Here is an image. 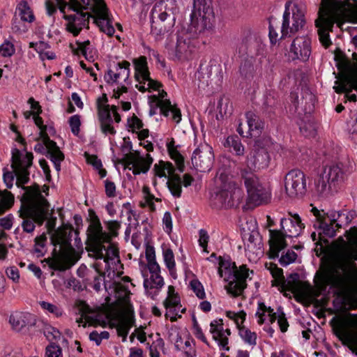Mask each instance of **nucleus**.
Masks as SVG:
<instances>
[{
    "label": "nucleus",
    "mask_w": 357,
    "mask_h": 357,
    "mask_svg": "<svg viewBox=\"0 0 357 357\" xmlns=\"http://www.w3.org/2000/svg\"><path fill=\"white\" fill-rule=\"evenodd\" d=\"M163 258L166 267L168 268L171 275L174 278H176L175 269V260L173 251L167 248L163 250Z\"/></svg>",
    "instance_id": "ea45409f"
},
{
    "label": "nucleus",
    "mask_w": 357,
    "mask_h": 357,
    "mask_svg": "<svg viewBox=\"0 0 357 357\" xmlns=\"http://www.w3.org/2000/svg\"><path fill=\"white\" fill-rule=\"evenodd\" d=\"M107 229H108V232H107L109 235H110L111 241L113 237H116L118 236V231L121 228V222L117 220H109L105 222Z\"/></svg>",
    "instance_id": "603ef678"
},
{
    "label": "nucleus",
    "mask_w": 357,
    "mask_h": 357,
    "mask_svg": "<svg viewBox=\"0 0 357 357\" xmlns=\"http://www.w3.org/2000/svg\"><path fill=\"white\" fill-rule=\"evenodd\" d=\"M289 217L280 220V229H270L268 258L275 259L279 257L280 252L284 250L288 243L286 238L298 237L305 229L298 214L289 213Z\"/></svg>",
    "instance_id": "7ed1b4c3"
},
{
    "label": "nucleus",
    "mask_w": 357,
    "mask_h": 357,
    "mask_svg": "<svg viewBox=\"0 0 357 357\" xmlns=\"http://www.w3.org/2000/svg\"><path fill=\"white\" fill-rule=\"evenodd\" d=\"M47 212V215L45 220H47L46 227L49 231H52L55 229L57 218L53 215L54 209L50 211V207H48Z\"/></svg>",
    "instance_id": "0e129e2a"
},
{
    "label": "nucleus",
    "mask_w": 357,
    "mask_h": 357,
    "mask_svg": "<svg viewBox=\"0 0 357 357\" xmlns=\"http://www.w3.org/2000/svg\"><path fill=\"white\" fill-rule=\"evenodd\" d=\"M150 167L149 165L146 163V161L140 160L132 167V173L134 175H139L141 173L145 174L149 170Z\"/></svg>",
    "instance_id": "e2e57ef3"
},
{
    "label": "nucleus",
    "mask_w": 357,
    "mask_h": 357,
    "mask_svg": "<svg viewBox=\"0 0 357 357\" xmlns=\"http://www.w3.org/2000/svg\"><path fill=\"white\" fill-rule=\"evenodd\" d=\"M335 61L338 70H347L350 68L349 60L340 49H337L335 52Z\"/></svg>",
    "instance_id": "c03bdc74"
},
{
    "label": "nucleus",
    "mask_w": 357,
    "mask_h": 357,
    "mask_svg": "<svg viewBox=\"0 0 357 357\" xmlns=\"http://www.w3.org/2000/svg\"><path fill=\"white\" fill-rule=\"evenodd\" d=\"M239 73L242 78L250 82L253 79L255 74L253 59H245L240 65Z\"/></svg>",
    "instance_id": "f704fd0d"
},
{
    "label": "nucleus",
    "mask_w": 357,
    "mask_h": 357,
    "mask_svg": "<svg viewBox=\"0 0 357 357\" xmlns=\"http://www.w3.org/2000/svg\"><path fill=\"white\" fill-rule=\"evenodd\" d=\"M344 172L339 165L326 166L314 179V191L319 197H325L332 186L343 179Z\"/></svg>",
    "instance_id": "1a4fd4ad"
},
{
    "label": "nucleus",
    "mask_w": 357,
    "mask_h": 357,
    "mask_svg": "<svg viewBox=\"0 0 357 357\" xmlns=\"http://www.w3.org/2000/svg\"><path fill=\"white\" fill-rule=\"evenodd\" d=\"M190 286L194 293L199 299H204L206 297L204 287L198 280H191Z\"/></svg>",
    "instance_id": "6e6d98bb"
},
{
    "label": "nucleus",
    "mask_w": 357,
    "mask_h": 357,
    "mask_svg": "<svg viewBox=\"0 0 357 357\" xmlns=\"http://www.w3.org/2000/svg\"><path fill=\"white\" fill-rule=\"evenodd\" d=\"M15 47L12 43L6 40L0 45V53L4 57L11 56L15 53Z\"/></svg>",
    "instance_id": "bf43d9fd"
},
{
    "label": "nucleus",
    "mask_w": 357,
    "mask_h": 357,
    "mask_svg": "<svg viewBox=\"0 0 357 357\" xmlns=\"http://www.w3.org/2000/svg\"><path fill=\"white\" fill-rule=\"evenodd\" d=\"M342 218L345 220V222L347 224L351 221L347 215L343 212H337V213H334L333 215H331L330 223L321 221L319 227L323 230V233L326 236L332 238L336 235V230L333 227V224L335 223V226L338 229L341 228L342 225L339 223V222H343L344 221L342 220Z\"/></svg>",
    "instance_id": "cd10ccee"
},
{
    "label": "nucleus",
    "mask_w": 357,
    "mask_h": 357,
    "mask_svg": "<svg viewBox=\"0 0 357 357\" xmlns=\"http://www.w3.org/2000/svg\"><path fill=\"white\" fill-rule=\"evenodd\" d=\"M135 70L134 77L136 82L139 84H144V79L149 78V71L147 58L145 56H140L132 59Z\"/></svg>",
    "instance_id": "c85d7f7f"
},
{
    "label": "nucleus",
    "mask_w": 357,
    "mask_h": 357,
    "mask_svg": "<svg viewBox=\"0 0 357 357\" xmlns=\"http://www.w3.org/2000/svg\"><path fill=\"white\" fill-rule=\"evenodd\" d=\"M337 80L335 82L333 89L335 93L341 94L342 93L351 92L355 90L357 92V70L354 75L342 73L337 77Z\"/></svg>",
    "instance_id": "a878e982"
},
{
    "label": "nucleus",
    "mask_w": 357,
    "mask_h": 357,
    "mask_svg": "<svg viewBox=\"0 0 357 357\" xmlns=\"http://www.w3.org/2000/svg\"><path fill=\"white\" fill-rule=\"evenodd\" d=\"M13 202L14 197L13 195L10 192L4 190V194L0 197V215L10 208Z\"/></svg>",
    "instance_id": "49530a36"
},
{
    "label": "nucleus",
    "mask_w": 357,
    "mask_h": 357,
    "mask_svg": "<svg viewBox=\"0 0 357 357\" xmlns=\"http://www.w3.org/2000/svg\"><path fill=\"white\" fill-rule=\"evenodd\" d=\"M47 235L43 233L41 235L36 236L34 239V252L36 253L43 255V250L40 248H44L47 242Z\"/></svg>",
    "instance_id": "4d7b16f0"
},
{
    "label": "nucleus",
    "mask_w": 357,
    "mask_h": 357,
    "mask_svg": "<svg viewBox=\"0 0 357 357\" xmlns=\"http://www.w3.org/2000/svg\"><path fill=\"white\" fill-rule=\"evenodd\" d=\"M90 224L86 230V250L91 252L96 259H104L107 250L105 243H111V237L103 230L98 216L92 209L89 210Z\"/></svg>",
    "instance_id": "423d86ee"
},
{
    "label": "nucleus",
    "mask_w": 357,
    "mask_h": 357,
    "mask_svg": "<svg viewBox=\"0 0 357 357\" xmlns=\"http://www.w3.org/2000/svg\"><path fill=\"white\" fill-rule=\"evenodd\" d=\"M33 119L36 126L40 129L39 137L37 138L36 140L44 139L45 142L47 144L54 142V141L52 140L50 136H48L46 125H44L43 120L42 117L40 116V114H36Z\"/></svg>",
    "instance_id": "58836bf2"
},
{
    "label": "nucleus",
    "mask_w": 357,
    "mask_h": 357,
    "mask_svg": "<svg viewBox=\"0 0 357 357\" xmlns=\"http://www.w3.org/2000/svg\"><path fill=\"white\" fill-rule=\"evenodd\" d=\"M266 268L274 280L272 281V286H279L281 292L283 291L294 293L296 291V284L298 282V274L296 273H291L289 278L291 280H287L283 274V269L279 268L277 264L270 263L269 266Z\"/></svg>",
    "instance_id": "6ab92c4d"
},
{
    "label": "nucleus",
    "mask_w": 357,
    "mask_h": 357,
    "mask_svg": "<svg viewBox=\"0 0 357 357\" xmlns=\"http://www.w3.org/2000/svg\"><path fill=\"white\" fill-rule=\"evenodd\" d=\"M218 265L219 276L222 278L225 271V280L228 282L225 287L227 293L233 297L241 296L248 286L247 279L249 278L250 270L247 266L241 265L238 268L229 256L218 257Z\"/></svg>",
    "instance_id": "20e7f679"
},
{
    "label": "nucleus",
    "mask_w": 357,
    "mask_h": 357,
    "mask_svg": "<svg viewBox=\"0 0 357 357\" xmlns=\"http://www.w3.org/2000/svg\"><path fill=\"white\" fill-rule=\"evenodd\" d=\"M168 151V153H169L171 159H172L175 162L178 170L180 172H184V170H185L184 158L180 153V152L178 151L177 148L176 149L169 148V151Z\"/></svg>",
    "instance_id": "37998d69"
},
{
    "label": "nucleus",
    "mask_w": 357,
    "mask_h": 357,
    "mask_svg": "<svg viewBox=\"0 0 357 357\" xmlns=\"http://www.w3.org/2000/svg\"><path fill=\"white\" fill-rule=\"evenodd\" d=\"M105 194L108 197H116V185L113 181L106 179L105 181Z\"/></svg>",
    "instance_id": "774afa93"
},
{
    "label": "nucleus",
    "mask_w": 357,
    "mask_h": 357,
    "mask_svg": "<svg viewBox=\"0 0 357 357\" xmlns=\"http://www.w3.org/2000/svg\"><path fill=\"white\" fill-rule=\"evenodd\" d=\"M77 49L74 51L75 54H79V52L85 57L86 59L89 60L88 54L92 53V48L91 42L87 40L84 42L77 41Z\"/></svg>",
    "instance_id": "de8ad7c7"
},
{
    "label": "nucleus",
    "mask_w": 357,
    "mask_h": 357,
    "mask_svg": "<svg viewBox=\"0 0 357 357\" xmlns=\"http://www.w3.org/2000/svg\"><path fill=\"white\" fill-rule=\"evenodd\" d=\"M290 3V1H287L285 3V10L283 13L280 29L281 38L291 37V35L303 29L306 23L304 12L298 6L295 5L292 9L293 23L290 26V12L289 8Z\"/></svg>",
    "instance_id": "4468645a"
},
{
    "label": "nucleus",
    "mask_w": 357,
    "mask_h": 357,
    "mask_svg": "<svg viewBox=\"0 0 357 357\" xmlns=\"http://www.w3.org/2000/svg\"><path fill=\"white\" fill-rule=\"evenodd\" d=\"M48 145L47 158L53 163L55 169L59 172L61 171V163L65 159L64 153L61 151L56 142H52Z\"/></svg>",
    "instance_id": "2f4dec72"
},
{
    "label": "nucleus",
    "mask_w": 357,
    "mask_h": 357,
    "mask_svg": "<svg viewBox=\"0 0 357 357\" xmlns=\"http://www.w3.org/2000/svg\"><path fill=\"white\" fill-rule=\"evenodd\" d=\"M311 40L307 35L296 37L290 47L289 56L292 60L307 61L311 54Z\"/></svg>",
    "instance_id": "4be33fe9"
},
{
    "label": "nucleus",
    "mask_w": 357,
    "mask_h": 357,
    "mask_svg": "<svg viewBox=\"0 0 357 357\" xmlns=\"http://www.w3.org/2000/svg\"><path fill=\"white\" fill-rule=\"evenodd\" d=\"M284 188L291 198L304 195L307 191L305 174L298 169L290 170L284 177Z\"/></svg>",
    "instance_id": "2eb2a0df"
},
{
    "label": "nucleus",
    "mask_w": 357,
    "mask_h": 357,
    "mask_svg": "<svg viewBox=\"0 0 357 357\" xmlns=\"http://www.w3.org/2000/svg\"><path fill=\"white\" fill-rule=\"evenodd\" d=\"M9 323L12 328L17 332L25 327H32L36 325V317L29 312L15 311L9 317Z\"/></svg>",
    "instance_id": "393cba45"
},
{
    "label": "nucleus",
    "mask_w": 357,
    "mask_h": 357,
    "mask_svg": "<svg viewBox=\"0 0 357 357\" xmlns=\"http://www.w3.org/2000/svg\"><path fill=\"white\" fill-rule=\"evenodd\" d=\"M137 162V158L135 153L129 152L125 153L121 159V163L124 165L125 169H128L132 171V167Z\"/></svg>",
    "instance_id": "8fccbe9b"
},
{
    "label": "nucleus",
    "mask_w": 357,
    "mask_h": 357,
    "mask_svg": "<svg viewBox=\"0 0 357 357\" xmlns=\"http://www.w3.org/2000/svg\"><path fill=\"white\" fill-rule=\"evenodd\" d=\"M127 123L129 128L132 130V132H135V130H140L143 128L144 123L135 114L132 117L128 118Z\"/></svg>",
    "instance_id": "052dcab7"
},
{
    "label": "nucleus",
    "mask_w": 357,
    "mask_h": 357,
    "mask_svg": "<svg viewBox=\"0 0 357 357\" xmlns=\"http://www.w3.org/2000/svg\"><path fill=\"white\" fill-rule=\"evenodd\" d=\"M238 333L243 341L250 344L255 346L257 344V334L245 326H238Z\"/></svg>",
    "instance_id": "79ce46f5"
},
{
    "label": "nucleus",
    "mask_w": 357,
    "mask_h": 357,
    "mask_svg": "<svg viewBox=\"0 0 357 357\" xmlns=\"http://www.w3.org/2000/svg\"><path fill=\"white\" fill-rule=\"evenodd\" d=\"M159 91V96L153 95L150 96L152 102H155L156 107L160 108V114L165 117L169 116V113H172V119L176 123H179L181 121V109L176 105H172L169 99H163L167 96V93L164 90Z\"/></svg>",
    "instance_id": "412c9836"
},
{
    "label": "nucleus",
    "mask_w": 357,
    "mask_h": 357,
    "mask_svg": "<svg viewBox=\"0 0 357 357\" xmlns=\"http://www.w3.org/2000/svg\"><path fill=\"white\" fill-rule=\"evenodd\" d=\"M245 118L248 126V130L246 135H244L243 125L240 123L237 128V132L243 137H257L264 130V122L262 119L252 111H248L245 113Z\"/></svg>",
    "instance_id": "5701e85b"
},
{
    "label": "nucleus",
    "mask_w": 357,
    "mask_h": 357,
    "mask_svg": "<svg viewBox=\"0 0 357 357\" xmlns=\"http://www.w3.org/2000/svg\"><path fill=\"white\" fill-rule=\"evenodd\" d=\"M335 22L334 17L326 11L323 14H320L315 20L319 40L321 45L326 49L332 45L329 33L333 31Z\"/></svg>",
    "instance_id": "aec40b11"
},
{
    "label": "nucleus",
    "mask_w": 357,
    "mask_h": 357,
    "mask_svg": "<svg viewBox=\"0 0 357 357\" xmlns=\"http://www.w3.org/2000/svg\"><path fill=\"white\" fill-rule=\"evenodd\" d=\"M84 5L85 6L83 7L77 0H70L68 10L74 11L75 13L63 16V19L68 21L67 31L74 36H77L84 27L89 29V18L92 17V15L88 13H84L83 9H91V6Z\"/></svg>",
    "instance_id": "9d476101"
},
{
    "label": "nucleus",
    "mask_w": 357,
    "mask_h": 357,
    "mask_svg": "<svg viewBox=\"0 0 357 357\" xmlns=\"http://www.w3.org/2000/svg\"><path fill=\"white\" fill-rule=\"evenodd\" d=\"M109 108L110 105L104 106V107H98V108H97L98 121L100 123L104 121L113 122Z\"/></svg>",
    "instance_id": "09e8293b"
},
{
    "label": "nucleus",
    "mask_w": 357,
    "mask_h": 357,
    "mask_svg": "<svg viewBox=\"0 0 357 357\" xmlns=\"http://www.w3.org/2000/svg\"><path fill=\"white\" fill-rule=\"evenodd\" d=\"M192 328H193V333L195 335V337L202 341L203 342L208 344L207 339L205 337L204 334L202 332V330L201 327L199 326L198 321L197 320V318L195 315L192 316Z\"/></svg>",
    "instance_id": "13d9d810"
},
{
    "label": "nucleus",
    "mask_w": 357,
    "mask_h": 357,
    "mask_svg": "<svg viewBox=\"0 0 357 357\" xmlns=\"http://www.w3.org/2000/svg\"><path fill=\"white\" fill-rule=\"evenodd\" d=\"M17 153L12 156V172L3 169V179L4 183H13L16 177V185L20 188L30 181L29 169L33 165V155L31 152H26L22 155L20 151L16 150Z\"/></svg>",
    "instance_id": "0eeeda50"
},
{
    "label": "nucleus",
    "mask_w": 357,
    "mask_h": 357,
    "mask_svg": "<svg viewBox=\"0 0 357 357\" xmlns=\"http://www.w3.org/2000/svg\"><path fill=\"white\" fill-rule=\"evenodd\" d=\"M105 273L93 274L92 271H89L86 278V284L98 292L101 289L102 282L105 280Z\"/></svg>",
    "instance_id": "e433bc0d"
},
{
    "label": "nucleus",
    "mask_w": 357,
    "mask_h": 357,
    "mask_svg": "<svg viewBox=\"0 0 357 357\" xmlns=\"http://www.w3.org/2000/svg\"><path fill=\"white\" fill-rule=\"evenodd\" d=\"M264 45L260 37L254 34L250 29L241 31L240 38L236 43L235 52L241 57L254 59L263 54Z\"/></svg>",
    "instance_id": "9b49d317"
},
{
    "label": "nucleus",
    "mask_w": 357,
    "mask_h": 357,
    "mask_svg": "<svg viewBox=\"0 0 357 357\" xmlns=\"http://www.w3.org/2000/svg\"><path fill=\"white\" fill-rule=\"evenodd\" d=\"M20 217L23 220L21 225L24 232L31 233L35 229V224L43 225L47 212L36 207H21L19 211Z\"/></svg>",
    "instance_id": "dca6fc26"
},
{
    "label": "nucleus",
    "mask_w": 357,
    "mask_h": 357,
    "mask_svg": "<svg viewBox=\"0 0 357 357\" xmlns=\"http://www.w3.org/2000/svg\"><path fill=\"white\" fill-rule=\"evenodd\" d=\"M52 254L53 257L45 259L50 269L65 271L71 267L72 264L69 260L58 254L56 249H54Z\"/></svg>",
    "instance_id": "7c9ffc66"
},
{
    "label": "nucleus",
    "mask_w": 357,
    "mask_h": 357,
    "mask_svg": "<svg viewBox=\"0 0 357 357\" xmlns=\"http://www.w3.org/2000/svg\"><path fill=\"white\" fill-rule=\"evenodd\" d=\"M112 123L113 122H107V121H104V122H101L100 123V130H101V132L105 135H114L116 132L115 128H114V126H112Z\"/></svg>",
    "instance_id": "69168bd1"
},
{
    "label": "nucleus",
    "mask_w": 357,
    "mask_h": 357,
    "mask_svg": "<svg viewBox=\"0 0 357 357\" xmlns=\"http://www.w3.org/2000/svg\"><path fill=\"white\" fill-rule=\"evenodd\" d=\"M73 234L75 235V245L77 247L78 245L81 243V239L78 236L79 231L78 230H75L74 227L71 225H68L64 230L59 232L55 240H52L54 245H60L61 247L67 250L73 249L71 241Z\"/></svg>",
    "instance_id": "bb28decb"
},
{
    "label": "nucleus",
    "mask_w": 357,
    "mask_h": 357,
    "mask_svg": "<svg viewBox=\"0 0 357 357\" xmlns=\"http://www.w3.org/2000/svg\"><path fill=\"white\" fill-rule=\"evenodd\" d=\"M134 319H124L118 324H112L111 328H115L119 336L122 337V341L126 342L130 328L134 324Z\"/></svg>",
    "instance_id": "473e14b6"
},
{
    "label": "nucleus",
    "mask_w": 357,
    "mask_h": 357,
    "mask_svg": "<svg viewBox=\"0 0 357 357\" xmlns=\"http://www.w3.org/2000/svg\"><path fill=\"white\" fill-rule=\"evenodd\" d=\"M151 284L150 288H162L164 285V280L163 278L160 275V272H155V273L151 274L150 277Z\"/></svg>",
    "instance_id": "680f3d73"
},
{
    "label": "nucleus",
    "mask_w": 357,
    "mask_h": 357,
    "mask_svg": "<svg viewBox=\"0 0 357 357\" xmlns=\"http://www.w3.org/2000/svg\"><path fill=\"white\" fill-rule=\"evenodd\" d=\"M24 190L22 195V204L21 207H36L42 211H47L50 204L47 199L42 195L40 186L35 183L31 186L20 187Z\"/></svg>",
    "instance_id": "f3484780"
},
{
    "label": "nucleus",
    "mask_w": 357,
    "mask_h": 357,
    "mask_svg": "<svg viewBox=\"0 0 357 357\" xmlns=\"http://www.w3.org/2000/svg\"><path fill=\"white\" fill-rule=\"evenodd\" d=\"M61 354V349L60 347L54 343H50V344L46 347V355L48 357H59Z\"/></svg>",
    "instance_id": "338daca9"
},
{
    "label": "nucleus",
    "mask_w": 357,
    "mask_h": 357,
    "mask_svg": "<svg viewBox=\"0 0 357 357\" xmlns=\"http://www.w3.org/2000/svg\"><path fill=\"white\" fill-rule=\"evenodd\" d=\"M177 5L176 0H160L151 11V32L155 35H164L175 25Z\"/></svg>",
    "instance_id": "39448f33"
},
{
    "label": "nucleus",
    "mask_w": 357,
    "mask_h": 357,
    "mask_svg": "<svg viewBox=\"0 0 357 357\" xmlns=\"http://www.w3.org/2000/svg\"><path fill=\"white\" fill-rule=\"evenodd\" d=\"M214 13L211 0H193L190 24L176 32V55L179 59H188L199 45L198 35L213 27Z\"/></svg>",
    "instance_id": "f257e3e1"
},
{
    "label": "nucleus",
    "mask_w": 357,
    "mask_h": 357,
    "mask_svg": "<svg viewBox=\"0 0 357 357\" xmlns=\"http://www.w3.org/2000/svg\"><path fill=\"white\" fill-rule=\"evenodd\" d=\"M225 146L230 148V151L236 155H242L244 153V146L238 136H229L225 142Z\"/></svg>",
    "instance_id": "4c0bfd02"
},
{
    "label": "nucleus",
    "mask_w": 357,
    "mask_h": 357,
    "mask_svg": "<svg viewBox=\"0 0 357 357\" xmlns=\"http://www.w3.org/2000/svg\"><path fill=\"white\" fill-rule=\"evenodd\" d=\"M68 123L73 134L77 136L80 131V116L78 114L71 116L68 119Z\"/></svg>",
    "instance_id": "864d4df0"
},
{
    "label": "nucleus",
    "mask_w": 357,
    "mask_h": 357,
    "mask_svg": "<svg viewBox=\"0 0 357 357\" xmlns=\"http://www.w3.org/2000/svg\"><path fill=\"white\" fill-rule=\"evenodd\" d=\"M167 188L172 195L176 198L181 197L182 180L179 175H172L167 182Z\"/></svg>",
    "instance_id": "c9c22d12"
},
{
    "label": "nucleus",
    "mask_w": 357,
    "mask_h": 357,
    "mask_svg": "<svg viewBox=\"0 0 357 357\" xmlns=\"http://www.w3.org/2000/svg\"><path fill=\"white\" fill-rule=\"evenodd\" d=\"M297 254L293 250H287L284 255H282L279 259L281 266H287L290 264L294 263L297 258Z\"/></svg>",
    "instance_id": "3c124183"
},
{
    "label": "nucleus",
    "mask_w": 357,
    "mask_h": 357,
    "mask_svg": "<svg viewBox=\"0 0 357 357\" xmlns=\"http://www.w3.org/2000/svg\"><path fill=\"white\" fill-rule=\"evenodd\" d=\"M242 198L241 189L229 184L212 195L210 203L211 207L215 209L232 208L237 206Z\"/></svg>",
    "instance_id": "ddd939ff"
},
{
    "label": "nucleus",
    "mask_w": 357,
    "mask_h": 357,
    "mask_svg": "<svg viewBox=\"0 0 357 357\" xmlns=\"http://www.w3.org/2000/svg\"><path fill=\"white\" fill-rule=\"evenodd\" d=\"M26 22H23L19 20L15 16L12 20V30L14 33H24L28 30L27 26L24 24Z\"/></svg>",
    "instance_id": "5fc2aeb1"
},
{
    "label": "nucleus",
    "mask_w": 357,
    "mask_h": 357,
    "mask_svg": "<svg viewBox=\"0 0 357 357\" xmlns=\"http://www.w3.org/2000/svg\"><path fill=\"white\" fill-rule=\"evenodd\" d=\"M270 162V155L265 148L255 150L253 155L248 160V166L254 169L266 168Z\"/></svg>",
    "instance_id": "c756f323"
},
{
    "label": "nucleus",
    "mask_w": 357,
    "mask_h": 357,
    "mask_svg": "<svg viewBox=\"0 0 357 357\" xmlns=\"http://www.w3.org/2000/svg\"><path fill=\"white\" fill-rule=\"evenodd\" d=\"M83 4L91 6V10L95 15L93 22L100 31L108 36H113L115 29L112 25V15L104 0H80Z\"/></svg>",
    "instance_id": "f8f14e48"
},
{
    "label": "nucleus",
    "mask_w": 357,
    "mask_h": 357,
    "mask_svg": "<svg viewBox=\"0 0 357 357\" xmlns=\"http://www.w3.org/2000/svg\"><path fill=\"white\" fill-rule=\"evenodd\" d=\"M130 63L128 61H122L114 64V69H109L104 75L105 82L109 84L118 83L119 79H123L124 82L128 83L129 79Z\"/></svg>",
    "instance_id": "b1692460"
},
{
    "label": "nucleus",
    "mask_w": 357,
    "mask_h": 357,
    "mask_svg": "<svg viewBox=\"0 0 357 357\" xmlns=\"http://www.w3.org/2000/svg\"><path fill=\"white\" fill-rule=\"evenodd\" d=\"M357 248L337 255L333 259L332 269L334 275L328 273L319 275L317 286L321 291H326L328 287L344 292H357Z\"/></svg>",
    "instance_id": "f03ea898"
},
{
    "label": "nucleus",
    "mask_w": 357,
    "mask_h": 357,
    "mask_svg": "<svg viewBox=\"0 0 357 357\" xmlns=\"http://www.w3.org/2000/svg\"><path fill=\"white\" fill-rule=\"evenodd\" d=\"M43 333L47 340L51 343H54L53 341H57L61 338V333L59 331L49 324L44 326Z\"/></svg>",
    "instance_id": "a18cd8bd"
},
{
    "label": "nucleus",
    "mask_w": 357,
    "mask_h": 357,
    "mask_svg": "<svg viewBox=\"0 0 357 357\" xmlns=\"http://www.w3.org/2000/svg\"><path fill=\"white\" fill-rule=\"evenodd\" d=\"M241 176L247 190L248 200L250 204L257 206L270 201L271 197L270 189L260 181L255 174L243 170Z\"/></svg>",
    "instance_id": "6e6552de"
},
{
    "label": "nucleus",
    "mask_w": 357,
    "mask_h": 357,
    "mask_svg": "<svg viewBox=\"0 0 357 357\" xmlns=\"http://www.w3.org/2000/svg\"><path fill=\"white\" fill-rule=\"evenodd\" d=\"M278 28V22L277 19L273 16H271L268 17V38L270 40V43L272 45H274L277 43L280 40H282L281 37L278 38V33L276 30Z\"/></svg>",
    "instance_id": "a19ab883"
},
{
    "label": "nucleus",
    "mask_w": 357,
    "mask_h": 357,
    "mask_svg": "<svg viewBox=\"0 0 357 357\" xmlns=\"http://www.w3.org/2000/svg\"><path fill=\"white\" fill-rule=\"evenodd\" d=\"M192 163L197 171L206 172L211 170L214 161L212 147L206 143L201 144L193 152Z\"/></svg>",
    "instance_id": "a211bd4d"
},
{
    "label": "nucleus",
    "mask_w": 357,
    "mask_h": 357,
    "mask_svg": "<svg viewBox=\"0 0 357 357\" xmlns=\"http://www.w3.org/2000/svg\"><path fill=\"white\" fill-rule=\"evenodd\" d=\"M18 13L21 20L23 22H32L35 20L34 15L26 0L19 2L16 8V13Z\"/></svg>",
    "instance_id": "72a5a7b5"
}]
</instances>
